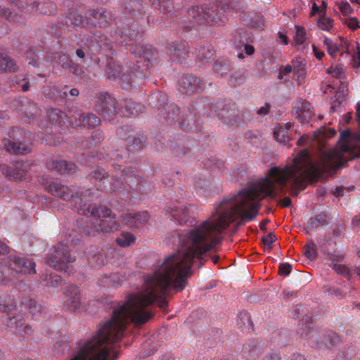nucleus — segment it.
Segmentation results:
<instances>
[{
  "mask_svg": "<svg viewBox=\"0 0 360 360\" xmlns=\"http://www.w3.org/2000/svg\"><path fill=\"white\" fill-rule=\"evenodd\" d=\"M352 134L345 130L340 134L342 143L340 148L323 151L319 162H313L307 149H304L293 158L292 163L281 168L274 166L269 169L268 176L248 190L235 196L224 199L216 207L211 219L205 221V253L214 248L221 240V233L229 225L239 219L241 221L253 220L259 211L261 200L265 197L275 199L286 193L289 182L297 195L300 190L309 183L316 182L325 174H333L343 164L360 158V135L350 141Z\"/></svg>",
  "mask_w": 360,
  "mask_h": 360,
  "instance_id": "f257e3e1",
  "label": "nucleus"
},
{
  "mask_svg": "<svg viewBox=\"0 0 360 360\" xmlns=\"http://www.w3.org/2000/svg\"><path fill=\"white\" fill-rule=\"evenodd\" d=\"M116 42L125 46H131L130 51L132 54L138 57L136 66L130 72L126 70L122 72V69L120 65L112 60L109 61L106 73L110 79H120L124 83H126L130 87L139 85V82L143 79L149 75V68L155 60V50L149 46H134L132 41L135 40L136 36L133 34H124L122 30L117 33Z\"/></svg>",
  "mask_w": 360,
  "mask_h": 360,
  "instance_id": "f03ea898",
  "label": "nucleus"
},
{
  "mask_svg": "<svg viewBox=\"0 0 360 360\" xmlns=\"http://www.w3.org/2000/svg\"><path fill=\"white\" fill-rule=\"evenodd\" d=\"M108 162H111V165L115 169L117 167L120 171V176L117 174L114 176L112 174L109 176L108 174L105 172L103 170L96 169L91 174V179H94L96 181H99V188L101 190H104L107 192H116L119 191L121 188V186L124 181L126 184H134V179L138 180L141 179V176L137 174V171L131 169H121V165L118 162L122 159V156L118 153H112L111 154H107L106 156H103Z\"/></svg>",
  "mask_w": 360,
  "mask_h": 360,
  "instance_id": "7ed1b4c3",
  "label": "nucleus"
},
{
  "mask_svg": "<svg viewBox=\"0 0 360 360\" xmlns=\"http://www.w3.org/2000/svg\"><path fill=\"white\" fill-rule=\"evenodd\" d=\"M77 212L95 217L90 221L92 230L88 231L89 235H94V233H108L116 231L118 228L115 215H112V211L105 206L96 207L85 203L84 206L78 207Z\"/></svg>",
  "mask_w": 360,
  "mask_h": 360,
  "instance_id": "20e7f679",
  "label": "nucleus"
},
{
  "mask_svg": "<svg viewBox=\"0 0 360 360\" xmlns=\"http://www.w3.org/2000/svg\"><path fill=\"white\" fill-rule=\"evenodd\" d=\"M78 240H74L70 234L55 246V250L51 256L47 258L46 263L57 271L69 272V264L76 260V256L72 252L77 250Z\"/></svg>",
  "mask_w": 360,
  "mask_h": 360,
  "instance_id": "39448f33",
  "label": "nucleus"
},
{
  "mask_svg": "<svg viewBox=\"0 0 360 360\" xmlns=\"http://www.w3.org/2000/svg\"><path fill=\"white\" fill-rule=\"evenodd\" d=\"M188 18L192 26L203 24L215 25L221 20L217 9L207 7L193 6L188 11Z\"/></svg>",
  "mask_w": 360,
  "mask_h": 360,
  "instance_id": "423d86ee",
  "label": "nucleus"
},
{
  "mask_svg": "<svg viewBox=\"0 0 360 360\" xmlns=\"http://www.w3.org/2000/svg\"><path fill=\"white\" fill-rule=\"evenodd\" d=\"M46 190L51 195H55L63 200H69L72 198L75 207L77 210L80 206H84L86 202L83 201L82 197L87 196L91 194L89 190H86L84 193H77L76 196H73L72 191L66 185L60 182L51 181L45 186Z\"/></svg>",
  "mask_w": 360,
  "mask_h": 360,
  "instance_id": "0eeeda50",
  "label": "nucleus"
},
{
  "mask_svg": "<svg viewBox=\"0 0 360 360\" xmlns=\"http://www.w3.org/2000/svg\"><path fill=\"white\" fill-rule=\"evenodd\" d=\"M326 129H319L316 131L312 136L303 135L297 141L298 146H302L306 143H308L309 146L315 147L317 146L319 149V155L318 160L315 162H319L323 151H328V149L325 148V139L326 137H333L336 134V131L333 129L328 130ZM330 149H328L329 150Z\"/></svg>",
  "mask_w": 360,
  "mask_h": 360,
  "instance_id": "6e6552de",
  "label": "nucleus"
},
{
  "mask_svg": "<svg viewBox=\"0 0 360 360\" xmlns=\"http://www.w3.org/2000/svg\"><path fill=\"white\" fill-rule=\"evenodd\" d=\"M31 168L29 161H16L11 165H1L0 170L8 180L14 181L26 179L27 172Z\"/></svg>",
  "mask_w": 360,
  "mask_h": 360,
  "instance_id": "1a4fd4ad",
  "label": "nucleus"
},
{
  "mask_svg": "<svg viewBox=\"0 0 360 360\" xmlns=\"http://www.w3.org/2000/svg\"><path fill=\"white\" fill-rule=\"evenodd\" d=\"M117 105L119 104L114 97L108 93L102 94L97 98L96 110L105 120L111 121L120 112Z\"/></svg>",
  "mask_w": 360,
  "mask_h": 360,
  "instance_id": "9d476101",
  "label": "nucleus"
},
{
  "mask_svg": "<svg viewBox=\"0 0 360 360\" xmlns=\"http://www.w3.org/2000/svg\"><path fill=\"white\" fill-rule=\"evenodd\" d=\"M20 134L21 132L19 129H10L8 139L4 140V147L7 151L20 155H25L31 152V146L20 141L18 138H17Z\"/></svg>",
  "mask_w": 360,
  "mask_h": 360,
  "instance_id": "9b49d317",
  "label": "nucleus"
},
{
  "mask_svg": "<svg viewBox=\"0 0 360 360\" xmlns=\"http://www.w3.org/2000/svg\"><path fill=\"white\" fill-rule=\"evenodd\" d=\"M6 259L8 268L13 271L23 274L36 273V264L32 259L20 257L18 255L11 254Z\"/></svg>",
  "mask_w": 360,
  "mask_h": 360,
  "instance_id": "f8f14e48",
  "label": "nucleus"
},
{
  "mask_svg": "<svg viewBox=\"0 0 360 360\" xmlns=\"http://www.w3.org/2000/svg\"><path fill=\"white\" fill-rule=\"evenodd\" d=\"M68 122L72 127H89L93 128L101 123V120L96 115L88 113L84 115L76 110L74 114L69 116Z\"/></svg>",
  "mask_w": 360,
  "mask_h": 360,
  "instance_id": "ddd939ff",
  "label": "nucleus"
},
{
  "mask_svg": "<svg viewBox=\"0 0 360 360\" xmlns=\"http://www.w3.org/2000/svg\"><path fill=\"white\" fill-rule=\"evenodd\" d=\"M149 214L147 211L138 212H127L122 214L123 221L129 228L140 229L146 224L149 219Z\"/></svg>",
  "mask_w": 360,
  "mask_h": 360,
  "instance_id": "4468645a",
  "label": "nucleus"
},
{
  "mask_svg": "<svg viewBox=\"0 0 360 360\" xmlns=\"http://www.w3.org/2000/svg\"><path fill=\"white\" fill-rule=\"evenodd\" d=\"M202 81L192 75H183L178 81V89L182 93H195L198 92L202 88Z\"/></svg>",
  "mask_w": 360,
  "mask_h": 360,
  "instance_id": "2eb2a0df",
  "label": "nucleus"
},
{
  "mask_svg": "<svg viewBox=\"0 0 360 360\" xmlns=\"http://www.w3.org/2000/svg\"><path fill=\"white\" fill-rule=\"evenodd\" d=\"M292 112L302 123L308 122L313 115L311 103L304 99H299L295 103Z\"/></svg>",
  "mask_w": 360,
  "mask_h": 360,
  "instance_id": "dca6fc26",
  "label": "nucleus"
},
{
  "mask_svg": "<svg viewBox=\"0 0 360 360\" xmlns=\"http://www.w3.org/2000/svg\"><path fill=\"white\" fill-rule=\"evenodd\" d=\"M64 294L66 297L64 305L68 310L74 311L80 309L81 296L77 286H68Z\"/></svg>",
  "mask_w": 360,
  "mask_h": 360,
  "instance_id": "f3484780",
  "label": "nucleus"
},
{
  "mask_svg": "<svg viewBox=\"0 0 360 360\" xmlns=\"http://www.w3.org/2000/svg\"><path fill=\"white\" fill-rule=\"evenodd\" d=\"M119 111L122 117H130L132 115H136L142 112L145 110V106L141 103H136L131 99H124L119 103Z\"/></svg>",
  "mask_w": 360,
  "mask_h": 360,
  "instance_id": "a211bd4d",
  "label": "nucleus"
},
{
  "mask_svg": "<svg viewBox=\"0 0 360 360\" xmlns=\"http://www.w3.org/2000/svg\"><path fill=\"white\" fill-rule=\"evenodd\" d=\"M169 59L172 61L183 63L188 54V49L184 44L172 42L167 47Z\"/></svg>",
  "mask_w": 360,
  "mask_h": 360,
  "instance_id": "6ab92c4d",
  "label": "nucleus"
},
{
  "mask_svg": "<svg viewBox=\"0 0 360 360\" xmlns=\"http://www.w3.org/2000/svg\"><path fill=\"white\" fill-rule=\"evenodd\" d=\"M22 307L28 311L33 319H37L44 311L42 305L33 299L26 300L22 302Z\"/></svg>",
  "mask_w": 360,
  "mask_h": 360,
  "instance_id": "aec40b11",
  "label": "nucleus"
},
{
  "mask_svg": "<svg viewBox=\"0 0 360 360\" xmlns=\"http://www.w3.org/2000/svg\"><path fill=\"white\" fill-rule=\"evenodd\" d=\"M170 209L171 213L169 217L172 220L176 221L180 225L186 224L188 222L189 213L187 207H176L175 208L171 207Z\"/></svg>",
  "mask_w": 360,
  "mask_h": 360,
  "instance_id": "412c9836",
  "label": "nucleus"
},
{
  "mask_svg": "<svg viewBox=\"0 0 360 360\" xmlns=\"http://www.w3.org/2000/svg\"><path fill=\"white\" fill-rule=\"evenodd\" d=\"M52 167L61 174L70 175L76 172L77 166L72 162L64 160H58L52 162Z\"/></svg>",
  "mask_w": 360,
  "mask_h": 360,
  "instance_id": "4be33fe9",
  "label": "nucleus"
},
{
  "mask_svg": "<svg viewBox=\"0 0 360 360\" xmlns=\"http://www.w3.org/2000/svg\"><path fill=\"white\" fill-rule=\"evenodd\" d=\"M198 59L200 60H208L214 55V49L209 43H202L196 49Z\"/></svg>",
  "mask_w": 360,
  "mask_h": 360,
  "instance_id": "5701e85b",
  "label": "nucleus"
},
{
  "mask_svg": "<svg viewBox=\"0 0 360 360\" xmlns=\"http://www.w3.org/2000/svg\"><path fill=\"white\" fill-rule=\"evenodd\" d=\"M260 354V348L256 340H252L250 344L243 347V356L246 360H255Z\"/></svg>",
  "mask_w": 360,
  "mask_h": 360,
  "instance_id": "b1692460",
  "label": "nucleus"
},
{
  "mask_svg": "<svg viewBox=\"0 0 360 360\" xmlns=\"http://www.w3.org/2000/svg\"><path fill=\"white\" fill-rule=\"evenodd\" d=\"M146 141V136L143 132L136 133L134 136L130 135L128 140V146L131 150L141 149L143 148Z\"/></svg>",
  "mask_w": 360,
  "mask_h": 360,
  "instance_id": "393cba45",
  "label": "nucleus"
},
{
  "mask_svg": "<svg viewBox=\"0 0 360 360\" xmlns=\"http://www.w3.org/2000/svg\"><path fill=\"white\" fill-rule=\"evenodd\" d=\"M0 16L5 18L8 21L15 24H22L23 18L15 11H11L8 8L0 6Z\"/></svg>",
  "mask_w": 360,
  "mask_h": 360,
  "instance_id": "a878e982",
  "label": "nucleus"
},
{
  "mask_svg": "<svg viewBox=\"0 0 360 360\" xmlns=\"http://www.w3.org/2000/svg\"><path fill=\"white\" fill-rule=\"evenodd\" d=\"M47 117L54 124L61 125L65 123L67 117L59 109L51 108L47 112Z\"/></svg>",
  "mask_w": 360,
  "mask_h": 360,
  "instance_id": "bb28decb",
  "label": "nucleus"
},
{
  "mask_svg": "<svg viewBox=\"0 0 360 360\" xmlns=\"http://www.w3.org/2000/svg\"><path fill=\"white\" fill-rule=\"evenodd\" d=\"M161 112L163 115H165V117L170 121L174 120L176 118L179 120V107L174 104H169L167 103V105L162 107V110H161Z\"/></svg>",
  "mask_w": 360,
  "mask_h": 360,
  "instance_id": "cd10ccee",
  "label": "nucleus"
},
{
  "mask_svg": "<svg viewBox=\"0 0 360 360\" xmlns=\"http://www.w3.org/2000/svg\"><path fill=\"white\" fill-rule=\"evenodd\" d=\"M328 215L325 213H321L314 217H311L307 221V226L309 229L313 230L325 225L328 221Z\"/></svg>",
  "mask_w": 360,
  "mask_h": 360,
  "instance_id": "c85d7f7f",
  "label": "nucleus"
},
{
  "mask_svg": "<svg viewBox=\"0 0 360 360\" xmlns=\"http://www.w3.org/2000/svg\"><path fill=\"white\" fill-rule=\"evenodd\" d=\"M330 260L332 261L331 264L330 265L332 269L337 272V274L345 277L347 280H351L352 278V271L351 269L345 264H340L334 263L335 259L332 255L329 256Z\"/></svg>",
  "mask_w": 360,
  "mask_h": 360,
  "instance_id": "c756f323",
  "label": "nucleus"
},
{
  "mask_svg": "<svg viewBox=\"0 0 360 360\" xmlns=\"http://www.w3.org/2000/svg\"><path fill=\"white\" fill-rule=\"evenodd\" d=\"M8 321H9L8 322V326H9L12 328L16 327L17 328H21L19 330V333H20L22 331L25 334L30 335L33 332V330L30 325L24 326V323L22 322V320L16 319L15 316H10V315H8Z\"/></svg>",
  "mask_w": 360,
  "mask_h": 360,
  "instance_id": "7c9ffc66",
  "label": "nucleus"
},
{
  "mask_svg": "<svg viewBox=\"0 0 360 360\" xmlns=\"http://www.w3.org/2000/svg\"><path fill=\"white\" fill-rule=\"evenodd\" d=\"M274 137L280 142L288 143L291 138L288 134V129L287 126H280L276 127L274 131Z\"/></svg>",
  "mask_w": 360,
  "mask_h": 360,
  "instance_id": "2f4dec72",
  "label": "nucleus"
},
{
  "mask_svg": "<svg viewBox=\"0 0 360 360\" xmlns=\"http://www.w3.org/2000/svg\"><path fill=\"white\" fill-rule=\"evenodd\" d=\"M0 68L1 70L13 71L15 68V61L6 54L0 53Z\"/></svg>",
  "mask_w": 360,
  "mask_h": 360,
  "instance_id": "473e14b6",
  "label": "nucleus"
},
{
  "mask_svg": "<svg viewBox=\"0 0 360 360\" xmlns=\"http://www.w3.org/2000/svg\"><path fill=\"white\" fill-rule=\"evenodd\" d=\"M40 49L37 47H30L26 51V57L30 59L28 64L36 67L38 65Z\"/></svg>",
  "mask_w": 360,
  "mask_h": 360,
  "instance_id": "72a5a7b5",
  "label": "nucleus"
},
{
  "mask_svg": "<svg viewBox=\"0 0 360 360\" xmlns=\"http://www.w3.org/2000/svg\"><path fill=\"white\" fill-rule=\"evenodd\" d=\"M68 93L66 90H60L58 87L50 89L46 96L53 101L62 100L68 97Z\"/></svg>",
  "mask_w": 360,
  "mask_h": 360,
  "instance_id": "f704fd0d",
  "label": "nucleus"
},
{
  "mask_svg": "<svg viewBox=\"0 0 360 360\" xmlns=\"http://www.w3.org/2000/svg\"><path fill=\"white\" fill-rule=\"evenodd\" d=\"M304 254L310 260H315L317 257L316 245L311 240H308L304 246Z\"/></svg>",
  "mask_w": 360,
  "mask_h": 360,
  "instance_id": "c9c22d12",
  "label": "nucleus"
},
{
  "mask_svg": "<svg viewBox=\"0 0 360 360\" xmlns=\"http://www.w3.org/2000/svg\"><path fill=\"white\" fill-rule=\"evenodd\" d=\"M136 240V237L129 233V232H123L121 236L116 239L117 243L121 247H127L131 244L134 243Z\"/></svg>",
  "mask_w": 360,
  "mask_h": 360,
  "instance_id": "e433bc0d",
  "label": "nucleus"
},
{
  "mask_svg": "<svg viewBox=\"0 0 360 360\" xmlns=\"http://www.w3.org/2000/svg\"><path fill=\"white\" fill-rule=\"evenodd\" d=\"M37 10L42 14H49L55 9V5L49 0H41L37 4Z\"/></svg>",
  "mask_w": 360,
  "mask_h": 360,
  "instance_id": "4c0bfd02",
  "label": "nucleus"
},
{
  "mask_svg": "<svg viewBox=\"0 0 360 360\" xmlns=\"http://www.w3.org/2000/svg\"><path fill=\"white\" fill-rule=\"evenodd\" d=\"M231 64L229 61L225 62L221 60L217 61L214 64L213 68L217 73L221 75H224L226 74L231 69Z\"/></svg>",
  "mask_w": 360,
  "mask_h": 360,
  "instance_id": "58836bf2",
  "label": "nucleus"
},
{
  "mask_svg": "<svg viewBox=\"0 0 360 360\" xmlns=\"http://www.w3.org/2000/svg\"><path fill=\"white\" fill-rule=\"evenodd\" d=\"M90 14L98 20L99 26H104L108 22L106 11L104 10H93Z\"/></svg>",
  "mask_w": 360,
  "mask_h": 360,
  "instance_id": "ea45409f",
  "label": "nucleus"
},
{
  "mask_svg": "<svg viewBox=\"0 0 360 360\" xmlns=\"http://www.w3.org/2000/svg\"><path fill=\"white\" fill-rule=\"evenodd\" d=\"M16 308L13 304H8L6 299L0 295V311L3 313L8 314L7 316H13L11 312Z\"/></svg>",
  "mask_w": 360,
  "mask_h": 360,
  "instance_id": "a19ab883",
  "label": "nucleus"
},
{
  "mask_svg": "<svg viewBox=\"0 0 360 360\" xmlns=\"http://www.w3.org/2000/svg\"><path fill=\"white\" fill-rule=\"evenodd\" d=\"M296 34L295 36V41L296 44L301 45L304 43L306 41V31L305 29L303 27L301 26H296Z\"/></svg>",
  "mask_w": 360,
  "mask_h": 360,
  "instance_id": "79ce46f5",
  "label": "nucleus"
},
{
  "mask_svg": "<svg viewBox=\"0 0 360 360\" xmlns=\"http://www.w3.org/2000/svg\"><path fill=\"white\" fill-rule=\"evenodd\" d=\"M67 18L70 21L71 24L76 26H85L87 22H85L82 16L76 14L75 13H70Z\"/></svg>",
  "mask_w": 360,
  "mask_h": 360,
  "instance_id": "37998d69",
  "label": "nucleus"
},
{
  "mask_svg": "<svg viewBox=\"0 0 360 360\" xmlns=\"http://www.w3.org/2000/svg\"><path fill=\"white\" fill-rule=\"evenodd\" d=\"M68 70L75 75L77 76L78 78L86 81V75L84 73V70L79 65L72 63L71 65L69 67Z\"/></svg>",
  "mask_w": 360,
  "mask_h": 360,
  "instance_id": "c03bdc74",
  "label": "nucleus"
},
{
  "mask_svg": "<svg viewBox=\"0 0 360 360\" xmlns=\"http://www.w3.org/2000/svg\"><path fill=\"white\" fill-rule=\"evenodd\" d=\"M46 277H48L46 274ZM47 283L46 285L51 287H58L63 282L61 277L56 274H51L49 275V278H46Z\"/></svg>",
  "mask_w": 360,
  "mask_h": 360,
  "instance_id": "a18cd8bd",
  "label": "nucleus"
},
{
  "mask_svg": "<svg viewBox=\"0 0 360 360\" xmlns=\"http://www.w3.org/2000/svg\"><path fill=\"white\" fill-rule=\"evenodd\" d=\"M338 8L343 15H347L354 12V9L347 1H341L338 3Z\"/></svg>",
  "mask_w": 360,
  "mask_h": 360,
  "instance_id": "49530a36",
  "label": "nucleus"
},
{
  "mask_svg": "<svg viewBox=\"0 0 360 360\" xmlns=\"http://www.w3.org/2000/svg\"><path fill=\"white\" fill-rule=\"evenodd\" d=\"M57 63L62 68L68 69L73 62L68 56L65 54H61L58 56Z\"/></svg>",
  "mask_w": 360,
  "mask_h": 360,
  "instance_id": "de8ad7c7",
  "label": "nucleus"
},
{
  "mask_svg": "<svg viewBox=\"0 0 360 360\" xmlns=\"http://www.w3.org/2000/svg\"><path fill=\"white\" fill-rule=\"evenodd\" d=\"M276 240V237L275 234L271 232L263 237L262 242L266 247H267L269 249H271V244L274 242H275Z\"/></svg>",
  "mask_w": 360,
  "mask_h": 360,
  "instance_id": "09e8293b",
  "label": "nucleus"
},
{
  "mask_svg": "<svg viewBox=\"0 0 360 360\" xmlns=\"http://www.w3.org/2000/svg\"><path fill=\"white\" fill-rule=\"evenodd\" d=\"M345 24L352 30H356L360 27L358 19L354 17L347 19Z\"/></svg>",
  "mask_w": 360,
  "mask_h": 360,
  "instance_id": "8fccbe9b",
  "label": "nucleus"
},
{
  "mask_svg": "<svg viewBox=\"0 0 360 360\" xmlns=\"http://www.w3.org/2000/svg\"><path fill=\"white\" fill-rule=\"evenodd\" d=\"M332 27V21L330 18H323L319 22V27L321 30L329 31Z\"/></svg>",
  "mask_w": 360,
  "mask_h": 360,
  "instance_id": "3c124183",
  "label": "nucleus"
},
{
  "mask_svg": "<svg viewBox=\"0 0 360 360\" xmlns=\"http://www.w3.org/2000/svg\"><path fill=\"white\" fill-rule=\"evenodd\" d=\"M291 269L292 267L290 264H289L288 263H283L281 264L279 266L278 274L281 276H286L290 274Z\"/></svg>",
  "mask_w": 360,
  "mask_h": 360,
  "instance_id": "603ef678",
  "label": "nucleus"
},
{
  "mask_svg": "<svg viewBox=\"0 0 360 360\" xmlns=\"http://www.w3.org/2000/svg\"><path fill=\"white\" fill-rule=\"evenodd\" d=\"M90 264L94 268H99L103 264V260L100 259V257L94 255L92 258L89 259Z\"/></svg>",
  "mask_w": 360,
  "mask_h": 360,
  "instance_id": "864d4df0",
  "label": "nucleus"
},
{
  "mask_svg": "<svg viewBox=\"0 0 360 360\" xmlns=\"http://www.w3.org/2000/svg\"><path fill=\"white\" fill-rule=\"evenodd\" d=\"M292 65L295 69L302 70L304 66L302 63V58L301 57L295 58V59L292 60Z\"/></svg>",
  "mask_w": 360,
  "mask_h": 360,
  "instance_id": "5fc2aeb1",
  "label": "nucleus"
},
{
  "mask_svg": "<svg viewBox=\"0 0 360 360\" xmlns=\"http://www.w3.org/2000/svg\"><path fill=\"white\" fill-rule=\"evenodd\" d=\"M331 295L337 297H339V298H342V297H344L345 295L344 294L342 293V290L338 288H335V287H333V288H330V289L328 291Z\"/></svg>",
  "mask_w": 360,
  "mask_h": 360,
  "instance_id": "6e6d98bb",
  "label": "nucleus"
},
{
  "mask_svg": "<svg viewBox=\"0 0 360 360\" xmlns=\"http://www.w3.org/2000/svg\"><path fill=\"white\" fill-rule=\"evenodd\" d=\"M328 53L333 57L335 56L337 53L339 51V47L336 44H333L331 46L328 47Z\"/></svg>",
  "mask_w": 360,
  "mask_h": 360,
  "instance_id": "4d7b16f0",
  "label": "nucleus"
},
{
  "mask_svg": "<svg viewBox=\"0 0 360 360\" xmlns=\"http://www.w3.org/2000/svg\"><path fill=\"white\" fill-rule=\"evenodd\" d=\"M312 49H313V52L317 59L321 60L323 58V56H325L324 52L319 51L318 47L316 46H315L314 44L312 45Z\"/></svg>",
  "mask_w": 360,
  "mask_h": 360,
  "instance_id": "13d9d810",
  "label": "nucleus"
},
{
  "mask_svg": "<svg viewBox=\"0 0 360 360\" xmlns=\"http://www.w3.org/2000/svg\"><path fill=\"white\" fill-rule=\"evenodd\" d=\"M270 109V105L266 103L264 106L261 107L257 112L259 115L264 116L266 115Z\"/></svg>",
  "mask_w": 360,
  "mask_h": 360,
  "instance_id": "bf43d9fd",
  "label": "nucleus"
},
{
  "mask_svg": "<svg viewBox=\"0 0 360 360\" xmlns=\"http://www.w3.org/2000/svg\"><path fill=\"white\" fill-rule=\"evenodd\" d=\"M278 203L283 207H288L292 205V200L289 197H286L283 200H279Z\"/></svg>",
  "mask_w": 360,
  "mask_h": 360,
  "instance_id": "052dcab7",
  "label": "nucleus"
},
{
  "mask_svg": "<svg viewBox=\"0 0 360 360\" xmlns=\"http://www.w3.org/2000/svg\"><path fill=\"white\" fill-rule=\"evenodd\" d=\"M245 51L247 55H252L255 52V48L250 44L245 45Z\"/></svg>",
  "mask_w": 360,
  "mask_h": 360,
  "instance_id": "680f3d73",
  "label": "nucleus"
},
{
  "mask_svg": "<svg viewBox=\"0 0 360 360\" xmlns=\"http://www.w3.org/2000/svg\"><path fill=\"white\" fill-rule=\"evenodd\" d=\"M8 246L6 245L4 243L0 241V255H4L8 251Z\"/></svg>",
  "mask_w": 360,
  "mask_h": 360,
  "instance_id": "e2e57ef3",
  "label": "nucleus"
},
{
  "mask_svg": "<svg viewBox=\"0 0 360 360\" xmlns=\"http://www.w3.org/2000/svg\"><path fill=\"white\" fill-rule=\"evenodd\" d=\"M334 195L336 197L343 196V195H344V188L343 187H338V188H336L335 191H334Z\"/></svg>",
  "mask_w": 360,
  "mask_h": 360,
  "instance_id": "0e129e2a",
  "label": "nucleus"
},
{
  "mask_svg": "<svg viewBox=\"0 0 360 360\" xmlns=\"http://www.w3.org/2000/svg\"><path fill=\"white\" fill-rule=\"evenodd\" d=\"M279 38L281 41L285 44L287 45L288 44V38L286 35L280 33L279 34Z\"/></svg>",
  "mask_w": 360,
  "mask_h": 360,
  "instance_id": "69168bd1",
  "label": "nucleus"
},
{
  "mask_svg": "<svg viewBox=\"0 0 360 360\" xmlns=\"http://www.w3.org/2000/svg\"><path fill=\"white\" fill-rule=\"evenodd\" d=\"M269 222V219H264V220L262 221L259 224V227H260L261 230L265 231L266 226Z\"/></svg>",
  "mask_w": 360,
  "mask_h": 360,
  "instance_id": "338daca9",
  "label": "nucleus"
},
{
  "mask_svg": "<svg viewBox=\"0 0 360 360\" xmlns=\"http://www.w3.org/2000/svg\"><path fill=\"white\" fill-rule=\"evenodd\" d=\"M76 55L79 58H84L85 57V53L84 51L81 49H78L77 51H76Z\"/></svg>",
  "mask_w": 360,
  "mask_h": 360,
  "instance_id": "774afa93",
  "label": "nucleus"
}]
</instances>
